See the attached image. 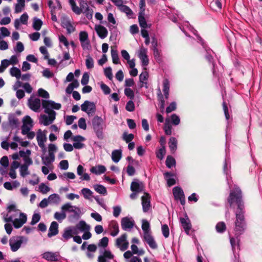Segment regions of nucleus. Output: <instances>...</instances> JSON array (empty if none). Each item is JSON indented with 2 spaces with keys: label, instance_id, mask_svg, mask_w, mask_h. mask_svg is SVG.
<instances>
[{
  "label": "nucleus",
  "instance_id": "obj_1",
  "mask_svg": "<svg viewBox=\"0 0 262 262\" xmlns=\"http://www.w3.org/2000/svg\"><path fill=\"white\" fill-rule=\"evenodd\" d=\"M227 200L230 207H232L234 203H235L237 206V208L235 212V221H245L244 216L245 206L242 200V190L239 187L235 185L234 189L230 191Z\"/></svg>",
  "mask_w": 262,
  "mask_h": 262
},
{
  "label": "nucleus",
  "instance_id": "obj_2",
  "mask_svg": "<svg viewBox=\"0 0 262 262\" xmlns=\"http://www.w3.org/2000/svg\"><path fill=\"white\" fill-rule=\"evenodd\" d=\"M41 103L42 107L45 109V112L48 114L49 116L46 115H40L39 122L44 125L47 126L52 123L55 119L56 113L53 109L58 110L61 108V105L60 103H56L50 100H42Z\"/></svg>",
  "mask_w": 262,
  "mask_h": 262
},
{
  "label": "nucleus",
  "instance_id": "obj_3",
  "mask_svg": "<svg viewBox=\"0 0 262 262\" xmlns=\"http://www.w3.org/2000/svg\"><path fill=\"white\" fill-rule=\"evenodd\" d=\"M92 124L93 130L99 139L104 138L103 130L104 129V121L101 117L95 116L92 120Z\"/></svg>",
  "mask_w": 262,
  "mask_h": 262
},
{
  "label": "nucleus",
  "instance_id": "obj_4",
  "mask_svg": "<svg viewBox=\"0 0 262 262\" xmlns=\"http://www.w3.org/2000/svg\"><path fill=\"white\" fill-rule=\"evenodd\" d=\"M61 209L63 211L72 213L68 217L70 221L77 220L80 217V214H81L80 209L76 206L71 205L70 203H67L63 205L61 207Z\"/></svg>",
  "mask_w": 262,
  "mask_h": 262
},
{
  "label": "nucleus",
  "instance_id": "obj_5",
  "mask_svg": "<svg viewBox=\"0 0 262 262\" xmlns=\"http://www.w3.org/2000/svg\"><path fill=\"white\" fill-rule=\"evenodd\" d=\"M28 238L24 236H15L12 237L9 240V245L12 252H16L22 244L26 245L28 242Z\"/></svg>",
  "mask_w": 262,
  "mask_h": 262
},
{
  "label": "nucleus",
  "instance_id": "obj_6",
  "mask_svg": "<svg viewBox=\"0 0 262 262\" xmlns=\"http://www.w3.org/2000/svg\"><path fill=\"white\" fill-rule=\"evenodd\" d=\"M81 109L83 112L86 113L89 116H90L95 114L96 111V106L94 102L85 100L81 105Z\"/></svg>",
  "mask_w": 262,
  "mask_h": 262
},
{
  "label": "nucleus",
  "instance_id": "obj_7",
  "mask_svg": "<svg viewBox=\"0 0 262 262\" xmlns=\"http://www.w3.org/2000/svg\"><path fill=\"white\" fill-rule=\"evenodd\" d=\"M174 199L177 201L180 200L182 205L185 204V197L183 189L179 186L174 187L172 189Z\"/></svg>",
  "mask_w": 262,
  "mask_h": 262
},
{
  "label": "nucleus",
  "instance_id": "obj_8",
  "mask_svg": "<svg viewBox=\"0 0 262 262\" xmlns=\"http://www.w3.org/2000/svg\"><path fill=\"white\" fill-rule=\"evenodd\" d=\"M126 238L127 234L124 233L116 239V245L122 251L126 250L128 247L129 243L126 241Z\"/></svg>",
  "mask_w": 262,
  "mask_h": 262
},
{
  "label": "nucleus",
  "instance_id": "obj_9",
  "mask_svg": "<svg viewBox=\"0 0 262 262\" xmlns=\"http://www.w3.org/2000/svg\"><path fill=\"white\" fill-rule=\"evenodd\" d=\"M121 225L123 230L130 231L135 225V222L128 217H124L121 219Z\"/></svg>",
  "mask_w": 262,
  "mask_h": 262
},
{
  "label": "nucleus",
  "instance_id": "obj_10",
  "mask_svg": "<svg viewBox=\"0 0 262 262\" xmlns=\"http://www.w3.org/2000/svg\"><path fill=\"white\" fill-rule=\"evenodd\" d=\"M143 211L147 212L151 207L150 196L148 193L145 192L141 198Z\"/></svg>",
  "mask_w": 262,
  "mask_h": 262
},
{
  "label": "nucleus",
  "instance_id": "obj_11",
  "mask_svg": "<svg viewBox=\"0 0 262 262\" xmlns=\"http://www.w3.org/2000/svg\"><path fill=\"white\" fill-rule=\"evenodd\" d=\"M144 188V185L143 182H140L138 179H135L132 182L130 185V190L133 192H140Z\"/></svg>",
  "mask_w": 262,
  "mask_h": 262
},
{
  "label": "nucleus",
  "instance_id": "obj_12",
  "mask_svg": "<svg viewBox=\"0 0 262 262\" xmlns=\"http://www.w3.org/2000/svg\"><path fill=\"white\" fill-rule=\"evenodd\" d=\"M147 52V49L142 47L140 48L138 53V57L141 60L143 66H147L149 63Z\"/></svg>",
  "mask_w": 262,
  "mask_h": 262
},
{
  "label": "nucleus",
  "instance_id": "obj_13",
  "mask_svg": "<svg viewBox=\"0 0 262 262\" xmlns=\"http://www.w3.org/2000/svg\"><path fill=\"white\" fill-rule=\"evenodd\" d=\"M19 217V219H15L12 222L14 227L16 229L20 228L27 220V215L24 213H20Z\"/></svg>",
  "mask_w": 262,
  "mask_h": 262
},
{
  "label": "nucleus",
  "instance_id": "obj_14",
  "mask_svg": "<svg viewBox=\"0 0 262 262\" xmlns=\"http://www.w3.org/2000/svg\"><path fill=\"white\" fill-rule=\"evenodd\" d=\"M246 228V224L245 221H235L234 230L236 235H240L243 234Z\"/></svg>",
  "mask_w": 262,
  "mask_h": 262
},
{
  "label": "nucleus",
  "instance_id": "obj_15",
  "mask_svg": "<svg viewBox=\"0 0 262 262\" xmlns=\"http://www.w3.org/2000/svg\"><path fill=\"white\" fill-rule=\"evenodd\" d=\"M180 222L185 232L188 234L191 228V224L187 215L186 214L185 217H180Z\"/></svg>",
  "mask_w": 262,
  "mask_h": 262
},
{
  "label": "nucleus",
  "instance_id": "obj_16",
  "mask_svg": "<svg viewBox=\"0 0 262 262\" xmlns=\"http://www.w3.org/2000/svg\"><path fill=\"white\" fill-rule=\"evenodd\" d=\"M72 140L74 141L73 145L75 148L81 149L84 147V144L81 143V142L85 140V138L83 137L80 135H76L72 138Z\"/></svg>",
  "mask_w": 262,
  "mask_h": 262
},
{
  "label": "nucleus",
  "instance_id": "obj_17",
  "mask_svg": "<svg viewBox=\"0 0 262 262\" xmlns=\"http://www.w3.org/2000/svg\"><path fill=\"white\" fill-rule=\"evenodd\" d=\"M29 107L34 112H37L40 107V100L38 98L32 99L31 98L28 100Z\"/></svg>",
  "mask_w": 262,
  "mask_h": 262
},
{
  "label": "nucleus",
  "instance_id": "obj_18",
  "mask_svg": "<svg viewBox=\"0 0 262 262\" xmlns=\"http://www.w3.org/2000/svg\"><path fill=\"white\" fill-rule=\"evenodd\" d=\"M95 29L100 38L104 39L107 36V30L104 26L100 25H95Z\"/></svg>",
  "mask_w": 262,
  "mask_h": 262
},
{
  "label": "nucleus",
  "instance_id": "obj_19",
  "mask_svg": "<svg viewBox=\"0 0 262 262\" xmlns=\"http://www.w3.org/2000/svg\"><path fill=\"white\" fill-rule=\"evenodd\" d=\"M77 234V232L74 227H68L64 229L62 237L66 241H68L72 237L73 234Z\"/></svg>",
  "mask_w": 262,
  "mask_h": 262
},
{
  "label": "nucleus",
  "instance_id": "obj_20",
  "mask_svg": "<svg viewBox=\"0 0 262 262\" xmlns=\"http://www.w3.org/2000/svg\"><path fill=\"white\" fill-rule=\"evenodd\" d=\"M36 139L38 146L41 148H44L45 142L47 141L46 135L43 134L40 129L37 132Z\"/></svg>",
  "mask_w": 262,
  "mask_h": 262
},
{
  "label": "nucleus",
  "instance_id": "obj_21",
  "mask_svg": "<svg viewBox=\"0 0 262 262\" xmlns=\"http://www.w3.org/2000/svg\"><path fill=\"white\" fill-rule=\"evenodd\" d=\"M144 239L151 248L154 249L157 248L158 245L151 233L144 235Z\"/></svg>",
  "mask_w": 262,
  "mask_h": 262
},
{
  "label": "nucleus",
  "instance_id": "obj_22",
  "mask_svg": "<svg viewBox=\"0 0 262 262\" xmlns=\"http://www.w3.org/2000/svg\"><path fill=\"white\" fill-rule=\"evenodd\" d=\"M58 233V224L55 222L53 221L51 223L49 228L48 236L51 237L52 236L57 235Z\"/></svg>",
  "mask_w": 262,
  "mask_h": 262
},
{
  "label": "nucleus",
  "instance_id": "obj_23",
  "mask_svg": "<svg viewBox=\"0 0 262 262\" xmlns=\"http://www.w3.org/2000/svg\"><path fill=\"white\" fill-rule=\"evenodd\" d=\"M62 26L67 29V33L70 34L75 31V29L71 24L70 21L67 18H64L61 21Z\"/></svg>",
  "mask_w": 262,
  "mask_h": 262
},
{
  "label": "nucleus",
  "instance_id": "obj_24",
  "mask_svg": "<svg viewBox=\"0 0 262 262\" xmlns=\"http://www.w3.org/2000/svg\"><path fill=\"white\" fill-rule=\"evenodd\" d=\"M107 27L109 28L111 36L110 37V40L111 41L116 40L117 39V35L119 31L116 26H113L112 25H108Z\"/></svg>",
  "mask_w": 262,
  "mask_h": 262
},
{
  "label": "nucleus",
  "instance_id": "obj_25",
  "mask_svg": "<svg viewBox=\"0 0 262 262\" xmlns=\"http://www.w3.org/2000/svg\"><path fill=\"white\" fill-rule=\"evenodd\" d=\"M42 257L50 261H56L58 260L56 253L52 252H46L42 254Z\"/></svg>",
  "mask_w": 262,
  "mask_h": 262
},
{
  "label": "nucleus",
  "instance_id": "obj_26",
  "mask_svg": "<svg viewBox=\"0 0 262 262\" xmlns=\"http://www.w3.org/2000/svg\"><path fill=\"white\" fill-rule=\"evenodd\" d=\"M8 120L9 125L12 128H16L18 126V119L16 117L15 114H9L8 117Z\"/></svg>",
  "mask_w": 262,
  "mask_h": 262
},
{
  "label": "nucleus",
  "instance_id": "obj_27",
  "mask_svg": "<svg viewBox=\"0 0 262 262\" xmlns=\"http://www.w3.org/2000/svg\"><path fill=\"white\" fill-rule=\"evenodd\" d=\"M90 171L96 174H101L105 172L106 168L103 165H98V166L92 167L90 169Z\"/></svg>",
  "mask_w": 262,
  "mask_h": 262
},
{
  "label": "nucleus",
  "instance_id": "obj_28",
  "mask_svg": "<svg viewBox=\"0 0 262 262\" xmlns=\"http://www.w3.org/2000/svg\"><path fill=\"white\" fill-rule=\"evenodd\" d=\"M41 160L42 163L46 166L49 165L52 162H54L55 160V156L54 153H51L49 154V156H42Z\"/></svg>",
  "mask_w": 262,
  "mask_h": 262
},
{
  "label": "nucleus",
  "instance_id": "obj_29",
  "mask_svg": "<svg viewBox=\"0 0 262 262\" xmlns=\"http://www.w3.org/2000/svg\"><path fill=\"white\" fill-rule=\"evenodd\" d=\"M122 157V150L121 149L114 150L112 152V159L115 162L118 163Z\"/></svg>",
  "mask_w": 262,
  "mask_h": 262
},
{
  "label": "nucleus",
  "instance_id": "obj_30",
  "mask_svg": "<svg viewBox=\"0 0 262 262\" xmlns=\"http://www.w3.org/2000/svg\"><path fill=\"white\" fill-rule=\"evenodd\" d=\"M163 92L164 93V97L167 99L169 97V82L167 79H165L163 81Z\"/></svg>",
  "mask_w": 262,
  "mask_h": 262
},
{
  "label": "nucleus",
  "instance_id": "obj_31",
  "mask_svg": "<svg viewBox=\"0 0 262 262\" xmlns=\"http://www.w3.org/2000/svg\"><path fill=\"white\" fill-rule=\"evenodd\" d=\"M76 228L81 231H89L90 230V225L86 224L84 221H80L77 224Z\"/></svg>",
  "mask_w": 262,
  "mask_h": 262
},
{
  "label": "nucleus",
  "instance_id": "obj_32",
  "mask_svg": "<svg viewBox=\"0 0 262 262\" xmlns=\"http://www.w3.org/2000/svg\"><path fill=\"white\" fill-rule=\"evenodd\" d=\"M169 147L172 152H174L177 148V140L174 137H171L168 142Z\"/></svg>",
  "mask_w": 262,
  "mask_h": 262
},
{
  "label": "nucleus",
  "instance_id": "obj_33",
  "mask_svg": "<svg viewBox=\"0 0 262 262\" xmlns=\"http://www.w3.org/2000/svg\"><path fill=\"white\" fill-rule=\"evenodd\" d=\"M165 178L166 179L167 185L168 186H171L176 184V181L173 178H170L168 177L173 176V174L170 172H166L164 173Z\"/></svg>",
  "mask_w": 262,
  "mask_h": 262
},
{
  "label": "nucleus",
  "instance_id": "obj_34",
  "mask_svg": "<svg viewBox=\"0 0 262 262\" xmlns=\"http://www.w3.org/2000/svg\"><path fill=\"white\" fill-rule=\"evenodd\" d=\"M94 188L97 192H98L100 194H101L103 195H105L107 194L106 189L102 185H100V184L94 185Z\"/></svg>",
  "mask_w": 262,
  "mask_h": 262
},
{
  "label": "nucleus",
  "instance_id": "obj_35",
  "mask_svg": "<svg viewBox=\"0 0 262 262\" xmlns=\"http://www.w3.org/2000/svg\"><path fill=\"white\" fill-rule=\"evenodd\" d=\"M142 229L144 232V235L150 234V225L149 222L146 220H143L142 223Z\"/></svg>",
  "mask_w": 262,
  "mask_h": 262
},
{
  "label": "nucleus",
  "instance_id": "obj_36",
  "mask_svg": "<svg viewBox=\"0 0 262 262\" xmlns=\"http://www.w3.org/2000/svg\"><path fill=\"white\" fill-rule=\"evenodd\" d=\"M10 73L12 76L15 77L17 79H19L21 77L20 70L16 67L11 68Z\"/></svg>",
  "mask_w": 262,
  "mask_h": 262
},
{
  "label": "nucleus",
  "instance_id": "obj_37",
  "mask_svg": "<svg viewBox=\"0 0 262 262\" xmlns=\"http://www.w3.org/2000/svg\"><path fill=\"white\" fill-rule=\"evenodd\" d=\"M143 14L144 13L140 12L138 16V19L140 27L142 28L145 29L147 27L148 25Z\"/></svg>",
  "mask_w": 262,
  "mask_h": 262
},
{
  "label": "nucleus",
  "instance_id": "obj_38",
  "mask_svg": "<svg viewBox=\"0 0 262 262\" xmlns=\"http://www.w3.org/2000/svg\"><path fill=\"white\" fill-rule=\"evenodd\" d=\"M165 164L166 166L170 168L172 166H175L176 164V160L171 156H168L166 159Z\"/></svg>",
  "mask_w": 262,
  "mask_h": 262
},
{
  "label": "nucleus",
  "instance_id": "obj_39",
  "mask_svg": "<svg viewBox=\"0 0 262 262\" xmlns=\"http://www.w3.org/2000/svg\"><path fill=\"white\" fill-rule=\"evenodd\" d=\"M42 25V21L41 19L37 17L34 18L33 22V28L34 30L39 31Z\"/></svg>",
  "mask_w": 262,
  "mask_h": 262
},
{
  "label": "nucleus",
  "instance_id": "obj_40",
  "mask_svg": "<svg viewBox=\"0 0 262 262\" xmlns=\"http://www.w3.org/2000/svg\"><path fill=\"white\" fill-rule=\"evenodd\" d=\"M81 193L85 199L89 200L92 196L93 193L90 189L84 188L81 190Z\"/></svg>",
  "mask_w": 262,
  "mask_h": 262
},
{
  "label": "nucleus",
  "instance_id": "obj_41",
  "mask_svg": "<svg viewBox=\"0 0 262 262\" xmlns=\"http://www.w3.org/2000/svg\"><path fill=\"white\" fill-rule=\"evenodd\" d=\"M111 56L113 62L114 64H117L120 63L117 51V50L113 49L112 47L111 49Z\"/></svg>",
  "mask_w": 262,
  "mask_h": 262
},
{
  "label": "nucleus",
  "instance_id": "obj_42",
  "mask_svg": "<svg viewBox=\"0 0 262 262\" xmlns=\"http://www.w3.org/2000/svg\"><path fill=\"white\" fill-rule=\"evenodd\" d=\"M65 211H66L62 210L61 212H56L54 215V218L58 220L59 222H61L63 220L66 219L67 216Z\"/></svg>",
  "mask_w": 262,
  "mask_h": 262
},
{
  "label": "nucleus",
  "instance_id": "obj_43",
  "mask_svg": "<svg viewBox=\"0 0 262 262\" xmlns=\"http://www.w3.org/2000/svg\"><path fill=\"white\" fill-rule=\"evenodd\" d=\"M27 165H21L20 166V174L22 177H25L26 176L30 174Z\"/></svg>",
  "mask_w": 262,
  "mask_h": 262
},
{
  "label": "nucleus",
  "instance_id": "obj_44",
  "mask_svg": "<svg viewBox=\"0 0 262 262\" xmlns=\"http://www.w3.org/2000/svg\"><path fill=\"white\" fill-rule=\"evenodd\" d=\"M119 9L121 11L125 13L129 17H130V18L132 17V16L133 14V12L132 10L129 8V7H128L126 5H123Z\"/></svg>",
  "mask_w": 262,
  "mask_h": 262
},
{
  "label": "nucleus",
  "instance_id": "obj_45",
  "mask_svg": "<svg viewBox=\"0 0 262 262\" xmlns=\"http://www.w3.org/2000/svg\"><path fill=\"white\" fill-rule=\"evenodd\" d=\"M166 154V149L165 146L161 147L156 152V157L160 160H162Z\"/></svg>",
  "mask_w": 262,
  "mask_h": 262
},
{
  "label": "nucleus",
  "instance_id": "obj_46",
  "mask_svg": "<svg viewBox=\"0 0 262 262\" xmlns=\"http://www.w3.org/2000/svg\"><path fill=\"white\" fill-rule=\"evenodd\" d=\"M169 121L168 119H166L165 123L163 128L165 134L166 135H170L171 134V126L169 124Z\"/></svg>",
  "mask_w": 262,
  "mask_h": 262
},
{
  "label": "nucleus",
  "instance_id": "obj_47",
  "mask_svg": "<svg viewBox=\"0 0 262 262\" xmlns=\"http://www.w3.org/2000/svg\"><path fill=\"white\" fill-rule=\"evenodd\" d=\"M85 65L88 69H92L94 67V60L93 58L89 54L86 56Z\"/></svg>",
  "mask_w": 262,
  "mask_h": 262
},
{
  "label": "nucleus",
  "instance_id": "obj_48",
  "mask_svg": "<svg viewBox=\"0 0 262 262\" xmlns=\"http://www.w3.org/2000/svg\"><path fill=\"white\" fill-rule=\"evenodd\" d=\"M49 203H58L60 201V197L58 194L53 193L48 198Z\"/></svg>",
  "mask_w": 262,
  "mask_h": 262
},
{
  "label": "nucleus",
  "instance_id": "obj_49",
  "mask_svg": "<svg viewBox=\"0 0 262 262\" xmlns=\"http://www.w3.org/2000/svg\"><path fill=\"white\" fill-rule=\"evenodd\" d=\"M215 228L217 232L223 233L226 230V226L224 222H221L216 224Z\"/></svg>",
  "mask_w": 262,
  "mask_h": 262
},
{
  "label": "nucleus",
  "instance_id": "obj_50",
  "mask_svg": "<svg viewBox=\"0 0 262 262\" xmlns=\"http://www.w3.org/2000/svg\"><path fill=\"white\" fill-rule=\"evenodd\" d=\"M134 138V135L133 134H127L126 132H124L123 134V139L126 142H130Z\"/></svg>",
  "mask_w": 262,
  "mask_h": 262
},
{
  "label": "nucleus",
  "instance_id": "obj_51",
  "mask_svg": "<svg viewBox=\"0 0 262 262\" xmlns=\"http://www.w3.org/2000/svg\"><path fill=\"white\" fill-rule=\"evenodd\" d=\"M38 188L39 191L43 194L47 193L50 190V187L46 185L44 183L40 184Z\"/></svg>",
  "mask_w": 262,
  "mask_h": 262
},
{
  "label": "nucleus",
  "instance_id": "obj_52",
  "mask_svg": "<svg viewBox=\"0 0 262 262\" xmlns=\"http://www.w3.org/2000/svg\"><path fill=\"white\" fill-rule=\"evenodd\" d=\"M124 94L128 98H129L131 100L134 98V92L130 88H125L124 90Z\"/></svg>",
  "mask_w": 262,
  "mask_h": 262
},
{
  "label": "nucleus",
  "instance_id": "obj_53",
  "mask_svg": "<svg viewBox=\"0 0 262 262\" xmlns=\"http://www.w3.org/2000/svg\"><path fill=\"white\" fill-rule=\"evenodd\" d=\"M79 40L81 42H85L88 40V34L85 31H81L79 34Z\"/></svg>",
  "mask_w": 262,
  "mask_h": 262
},
{
  "label": "nucleus",
  "instance_id": "obj_54",
  "mask_svg": "<svg viewBox=\"0 0 262 262\" xmlns=\"http://www.w3.org/2000/svg\"><path fill=\"white\" fill-rule=\"evenodd\" d=\"M108 237H103L100 240V241L98 243V246L102 247L103 248H106L108 246Z\"/></svg>",
  "mask_w": 262,
  "mask_h": 262
},
{
  "label": "nucleus",
  "instance_id": "obj_55",
  "mask_svg": "<svg viewBox=\"0 0 262 262\" xmlns=\"http://www.w3.org/2000/svg\"><path fill=\"white\" fill-rule=\"evenodd\" d=\"M38 96H39L42 98H46V99L49 98V93L47 91H45V90H43V89H41V88H40L38 89Z\"/></svg>",
  "mask_w": 262,
  "mask_h": 262
},
{
  "label": "nucleus",
  "instance_id": "obj_56",
  "mask_svg": "<svg viewBox=\"0 0 262 262\" xmlns=\"http://www.w3.org/2000/svg\"><path fill=\"white\" fill-rule=\"evenodd\" d=\"M177 108V104L175 102H172L170 103L166 108V112L167 114H169L170 112L174 111Z\"/></svg>",
  "mask_w": 262,
  "mask_h": 262
},
{
  "label": "nucleus",
  "instance_id": "obj_57",
  "mask_svg": "<svg viewBox=\"0 0 262 262\" xmlns=\"http://www.w3.org/2000/svg\"><path fill=\"white\" fill-rule=\"evenodd\" d=\"M40 220V215L39 213H34L30 222L31 225H34L38 223Z\"/></svg>",
  "mask_w": 262,
  "mask_h": 262
},
{
  "label": "nucleus",
  "instance_id": "obj_58",
  "mask_svg": "<svg viewBox=\"0 0 262 262\" xmlns=\"http://www.w3.org/2000/svg\"><path fill=\"white\" fill-rule=\"evenodd\" d=\"M162 232L163 236L165 238H167L169 236V229L166 224H164L162 226Z\"/></svg>",
  "mask_w": 262,
  "mask_h": 262
},
{
  "label": "nucleus",
  "instance_id": "obj_59",
  "mask_svg": "<svg viewBox=\"0 0 262 262\" xmlns=\"http://www.w3.org/2000/svg\"><path fill=\"white\" fill-rule=\"evenodd\" d=\"M112 228L114 229V231L111 233V235L114 237L116 236L119 232L118 224L116 222H115L112 224Z\"/></svg>",
  "mask_w": 262,
  "mask_h": 262
},
{
  "label": "nucleus",
  "instance_id": "obj_60",
  "mask_svg": "<svg viewBox=\"0 0 262 262\" xmlns=\"http://www.w3.org/2000/svg\"><path fill=\"white\" fill-rule=\"evenodd\" d=\"M135 104L132 100L128 101L126 105L125 109L128 112H133L135 110Z\"/></svg>",
  "mask_w": 262,
  "mask_h": 262
},
{
  "label": "nucleus",
  "instance_id": "obj_61",
  "mask_svg": "<svg viewBox=\"0 0 262 262\" xmlns=\"http://www.w3.org/2000/svg\"><path fill=\"white\" fill-rule=\"evenodd\" d=\"M171 123L174 125H178L180 122V119L179 117L173 114L171 116Z\"/></svg>",
  "mask_w": 262,
  "mask_h": 262
},
{
  "label": "nucleus",
  "instance_id": "obj_62",
  "mask_svg": "<svg viewBox=\"0 0 262 262\" xmlns=\"http://www.w3.org/2000/svg\"><path fill=\"white\" fill-rule=\"evenodd\" d=\"M104 75L110 80H112L113 78L112 70L111 67H107L104 69Z\"/></svg>",
  "mask_w": 262,
  "mask_h": 262
},
{
  "label": "nucleus",
  "instance_id": "obj_63",
  "mask_svg": "<svg viewBox=\"0 0 262 262\" xmlns=\"http://www.w3.org/2000/svg\"><path fill=\"white\" fill-rule=\"evenodd\" d=\"M89 81V75L88 73H84L83 75L81 80V83L83 85H86Z\"/></svg>",
  "mask_w": 262,
  "mask_h": 262
},
{
  "label": "nucleus",
  "instance_id": "obj_64",
  "mask_svg": "<svg viewBox=\"0 0 262 262\" xmlns=\"http://www.w3.org/2000/svg\"><path fill=\"white\" fill-rule=\"evenodd\" d=\"M126 172L129 176H133L135 174L136 170L132 165L129 164L126 167Z\"/></svg>",
  "mask_w": 262,
  "mask_h": 262
}]
</instances>
